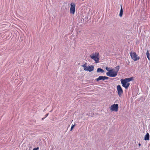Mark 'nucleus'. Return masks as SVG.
I'll return each instance as SVG.
<instances>
[{"label": "nucleus", "mask_w": 150, "mask_h": 150, "mask_svg": "<svg viewBox=\"0 0 150 150\" xmlns=\"http://www.w3.org/2000/svg\"><path fill=\"white\" fill-rule=\"evenodd\" d=\"M90 57L93 59L96 63H98L99 62L100 59V56L98 52L93 53L90 55Z\"/></svg>", "instance_id": "f257e3e1"}, {"label": "nucleus", "mask_w": 150, "mask_h": 150, "mask_svg": "<svg viewBox=\"0 0 150 150\" xmlns=\"http://www.w3.org/2000/svg\"><path fill=\"white\" fill-rule=\"evenodd\" d=\"M117 74V71H115L113 69L110 70L106 73V75L110 77H115Z\"/></svg>", "instance_id": "f03ea898"}, {"label": "nucleus", "mask_w": 150, "mask_h": 150, "mask_svg": "<svg viewBox=\"0 0 150 150\" xmlns=\"http://www.w3.org/2000/svg\"><path fill=\"white\" fill-rule=\"evenodd\" d=\"M87 63H86L83 65H82L81 66L84 68V70L86 71H88L89 72L92 71L94 69V66L93 65L89 66L88 67L86 66Z\"/></svg>", "instance_id": "7ed1b4c3"}, {"label": "nucleus", "mask_w": 150, "mask_h": 150, "mask_svg": "<svg viewBox=\"0 0 150 150\" xmlns=\"http://www.w3.org/2000/svg\"><path fill=\"white\" fill-rule=\"evenodd\" d=\"M130 54L132 59L134 61H136L139 59V57L137 56L135 52H131L130 53Z\"/></svg>", "instance_id": "20e7f679"}, {"label": "nucleus", "mask_w": 150, "mask_h": 150, "mask_svg": "<svg viewBox=\"0 0 150 150\" xmlns=\"http://www.w3.org/2000/svg\"><path fill=\"white\" fill-rule=\"evenodd\" d=\"M70 6V12L71 13L74 14L75 13V4L73 3H71V4Z\"/></svg>", "instance_id": "39448f33"}, {"label": "nucleus", "mask_w": 150, "mask_h": 150, "mask_svg": "<svg viewBox=\"0 0 150 150\" xmlns=\"http://www.w3.org/2000/svg\"><path fill=\"white\" fill-rule=\"evenodd\" d=\"M110 110L111 111L117 112L118 110V104H114L111 106L110 107Z\"/></svg>", "instance_id": "423d86ee"}, {"label": "nucleus", "mask_w": 150, "mask_h": 150, "mask_svg": "<svg viewBox=\"0 0 150 150\" xmlns=\"http://www.w3.org/2000/svg\"><path fill=\"white\" fill-rule=\"evenodd\" d=\"M121 83L122 84V86L124 87L125 88H127L129 86L130 84L127 83L123 79H121Z\"/></svg>", "instance_id": "0eeeda50"}, {"label": "nucleus", "mask_w": 150, "mask_h": 150, "mask_svg": "<svg viewBox=\"0 0 150 150\" xmlns=\"http://www.w3.org/2000/svg\"><path fill=\"white\" fill-rule=\"evenodd\" d=\"M117 90L118 95L120 97L122 96V94L123 93V91L120 85H118L117 86Z\"/></svg>", "instance_id": "6e6552de"}, {"label": "nucleus", "mask_w": 150, "mask_h": 150, "mask_svg": "<svg viewBox=\"0 0 150 150\" xmlns=\"http://www.w3.org/2000/svg\"><path fill=\"white\" fill-rule=\"evenodd\" d=\"M109 78L108 77H106V76H100L99 77L97 78L96 80V81H98L100 80H102L103 81H104L105 80L108 79Z\"/></svg>", "instance_id": "1a4fd4ad"}, {"label": "nucleus", "mask_w": 150, "mask_h": 150, "mask_svg": "<svg viewBox=\"0 0 150 150\" xmlns=\"http://www.w3.org/2000/svg\"><path fill=\"white\" fill-rule=\"evenodd\" d=\"M144 140H148L149 139V135L148 133H147L144 137Z\"/></svg>", "instance_id": "9d476101"}, {"label": "nucleus", "mask_w": 150, "mask_h": 150, "mask_svg": "<svg viewBox=\"0 0 150 150\" xmlns=\"http://www.w3.org/2000/svg\"><path fill=\"white\" fill-rule=\"evenodd\" d=\"M123 14V9L122 8V6L121 5V9L120 11V14L119 16L120 17H122Z\"/></svg>", "instance_id": "9b49d317"}, {"label": "nucleus", "mask_w": 150, "mask_h": 150, "mask_svg": "<svg viewBox=\"0 0 150 150\" xmlns=\"http://www.w3.org/2000/svg\"><path fill=\"white\" fill-rule=\"evenodd\" d=\"M133 79L132 78H126L124 80H125L128 83V82L130 81H132Z\"/></svg>", "instance_id": "f8f14e48"}, {"label": "nucleus", "mask_w": 150, "mask_h": 150, "mask_svg": "<svg viewBox=\"0 0 150 150\" xmlns=\"http://www.w3.org/2000/svg\"><path fill=\"white\" fill-rule=\"evenodd\" d=\"M146 56H147V57L148 58L149 60H150V58H149V56H150V54H149V50H147V52H146Z\"/></svg>", "instance_id": "ddd939ff"}, {"label": "nucleus", "mask_w": 150, "mask_h": 150, "mask_svg": "<svg viewBox=\"0 0 150 150\" xmlns=\"http://www.w3.org/2000/svg\"><path fill=\"white\" fill-rule=\"evenodd\" d=\"M104 72V71L102 69L100 68H98L97 69V72H101L103 73Z\"/></svg>", "instance_id": "4468645a"}, {"label": "nucleus", "mask_w": 150, "mask_h": 150, "mask_svg": "<svg viewBox=\"0 0 150 150\" xmlns=\"http://www.w3.org/2000/svg\"><path fill=\"white\" fill-rule=\"evenodd\" d=\"M115 68L117 70L116 71H117V72H118V71H119V69H120V67H119V66H117L116 67H115Z\"/></svg>", "instance_id": "2eb2a0df"}, {"label": "nucleus", "mask_w": 150, "mask_h": 150, "mask_svg": "<svg viewBox=\"0 0 150 150\" xmlns=\"http://www.w3.org/2000/svg\"><path fill=\"white\" fill-rule=\"evenodd\" d=\"M75 125H74L72 126L70 129V130L71 131L74 128V127H75Z\"/></svg>", "instance_id": "dca6fc26"}, {"label": "nucleus", "mask_w": 150, "mask_h": 150, "mask_svg": "<svg viewBox=\"0 0 150 150\" xmlns=\"http://www.w3.org/2000/svg\"><path fill=\"white\" fill-rule=\"evenodd\" d=\"M105 69L107 71H109L110 70V68L108 67H106Z\"/></svg>", "instance_id": "f3484780"}, {"label": "nucleus", "mask_w": 150, "mask_h": 150, "mask_svg": "<svg viewBox=\"0 0 150 150\" xmlns=\"http://www.w3.org/2000/svg\"><path fill=\"white\" fill-rule=\"evenodd\" d=\"M33 150H39V147H38L36 148H34Z\"/></svg>", "instance_id": "a211bd4d"}, {"label": "nucleus", "mask_w": 150, "mask_h": 150, "mask_svg": "<svg viewBox=\"0 0 150 150\" xmlns=\"http://www.w3.org/2000/svg\"><path fill=\"white\" fill-rule=\"evenodd\" d=\"M48 115V114L47 113V114H46L45 115V117H46Z\"/></svg>", "instance_id": "6ab92c4d"}, {"label": "nucleus", "mask_w": 150, "mask_h": 150, "mask_svg": "<svg viewBox=\"0 0 150 150\" xmlns=\"http://www.w3.org/2000/svg\"><path fill=\"white\" fill-rule=\"evenodd\" d=\"M139 146H140L141 145V144H140V143H139Z\"/></svg>", "instance_id": "aec40b11"}, {"label": "nucleus", "mask_w": 150, "mask_h": 150, "mask_svg": "<svg viewBox=\"0 0 150 150\" xmlns=\"http://www.w3.org/2000/svg\"><path fill=\"white\" fill-rule=\"evenodd\" d=\"M45 118V117H44V118H42V120H44V119Z\"/></svg>", "instance_id": "412c9836"}]
</instances>
